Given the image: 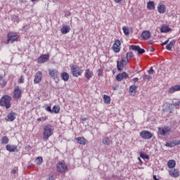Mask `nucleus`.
Here are the masks:
<instances>
[{"label":"nucleus","instance_id":"1","mask_svg":"<svg viewBox=\"0 0 180 180\" xmlns=\"http://www.w3.org/2000/svg\"><path fill=\"white\" fill-rule=\"evenodd\" d=\"M12 97L11 96L4 95L0 99V106L6 108V109H10L12 106Z\"/></svg>","mask_w":180,"mask_h":180},{"label":"nucleus","instance_id":"2","mask_svg":"<svg viewBox=\"0 0 180 180\" xmlns=\"http://www.w3.org/2000/svg\"><path fill=\"white\" fill-rule=\"evenodd\" d=\"M54 131V127L51 124H48L44 127L43 139L44 140H49L51 136H53V131Z\"/></svg>","mask_w":180,"mask_h":180},{"label":"nucleus","instance_id":"3","mask_svg":"<svg viewBox=\"0 0 180 180\" xmlns=\"http://www.w3.org/2000/svg\"><path fill=\"white\" fill-rule=\"evenodd\" d=\"M175 108V109H179L180 107V100L174 99L172 103L169 104L168 108L165 109V112H169V113H172V109L171 108Z\"/></svg>","mask_w":180,"mask_h":180},{"label":"nucleus","instance_id":"4","mask_svg":"<svg viewBox=\"0 0 180 180\" xmlns=\"http://www.w3.org/2000/svg\"><path fill=\"white\" fill-rule=\"evenodd\" d=\"M56 168L57 172H60V174L63 172H67V170L68 169V167L64 161L58 162L56 165Z\"/></svg>","mask_w":180,"mask_h":180},{"label":"nucleus","instance_id":"5","mask_svg":"<svg viewBox=\"0 0 180 180\" xmlns=\"http://www.w3.org/2000/svg\"><path fill=\"white\" fill-rule=\"evenodd\" d=\"M70 70L73 77H80V75H82V72H84V70L79 69V67L77 65H72Z\"/></svg>","mask_w":180,"mask_h":180},{"label":"nucleus","instance_id":"6","mask_svg":"<svg viewBox=\"0 0 180 180\" xmlns=\"http://www.w3.org/2000/svg\"><path fill=\"white\" fill-rule=\"evenodd\" d=\"M140 136L145 140H150L153 137V134L148 131L143 130L140 132Z\"/></svg>","mask_w":180,"mask_h":180},{"label":"nucleus","instance_id":"7","mask_svg":"<svg viewBox=\"0 0 180 180\" xmlns=\"http://www.w3.org/2000/svg\"><path fill=\"white\" fill-rule=\"evenodd\" d=\"M18 37L16 33L10 32L8 34V43H13L18 40Z\"/></svg>","mask_w":180,"mask_h":180},{"label":"nucleus","instance_id":"8","mask_svg":"<svg viewBox=\"0 0 180 180\" xmlns=\"http://www.w3.org/2000/svg\"><path fill=\"white\" fill-rule=\"evenodd\" d=\"M129 78V74L126 72H123L122 73H120L116 76V79L118 82L123 81V79H127Z\"/></svg>","mask_w":180,"mask_h":180},{"label":"nucleus","instance_id":"9","mask_svg":"<svg viewBox=\"0 0 180 180\" xmlns=\"http://www.w3.org/2000/svg\"><path fill=\"white\" fill-rule=\"evenodd\" d=\"M41 77H43V72L41 71L37 72L34 75V83L40 84L41 82Z\"/></svg>","mask_w":180,"mask_h":180},{"label":"nucleus","instance_id":"10","mask_svg":"<svg viewBox=\"0 0 180 180\" xmlns=\"http://www.w3.org/2000/svg\"><path fill=\"white\" fill-rule=\"evenodd\" d=\"M49 55H47V54L42 55L38 58L37 63L39 64H43L44 63H47V61H49Z\"/></svg>","mask_w":180,"mask_h":180},{"label":"nucleus","instance_id":"11","mask_svg":"<svg viewBox=\"0 0 180 180\" xmlns=\"http://www.w3.org/2000/svg\"><path fill=\"white\" fill-rule=\"evenodd\" d=\"M120 40L117 39L115 41L112 46V50L115 53H119L120 51Z\"/></svg>","mask_w":180,"mask_h":180},{"label":"nucleus","instance_id":"12","mask_svg":"<svg viewBox=\"0 0 180 180\" xmlns=\"http://www.w3.org/2000/svg\"><path fill=\"white\" fill-rule=\"evenodd\" d=\"M130 49H131V50H133L134 51H138L139 54H143V53H146V51L144 49L140 48V46H139L131 45Z\"/></svg>","mask_w":180,"mask_h":180},{"label":"nucleus","instance_id":"13","mask_svg":"<svg viewBox=\"0 0 180 180\" xmlns=\"http://www.w3.org/2000/svg\"><path fill=\"white\" fill-rule=\"evenodd\" d=\"M141 37L143 40H148V39H150V37H151V32L148 30L143 31L141 34Z\"/></svg>","mask_w":180,"mask_h":180},{"label":"nucleus","instance_id":"14","mask_svg":"<svg viewBox=\"0 0 180 180\" xmlns=\"http://www.w3.org/2000/svg\"><path fill=\"white\" fill-rule=\"evenodd\" d=\"M49 72L51 78L53 79H57L58 78V72L57 70L50 69Z\"/></svg>","mask_w":180,"mask_h":180},{"label":"nucleus","instance_id":"15","mask_svg":"<svg viewBox=\"0 0 180 180\" xmlns=\"http://www.w3.org/2000/svg\"><path fill=\"white\" fill-rule=\"evenodd\" d=\"M6 150L9 151V153H15L18 150V146L16 145H7L6 146Z\"/></svg>","mask_w":180,"mask_h":180},{"label":"nucleus","instance_id":"16","mask_svg":"<svg viewBox=\"0 0 180 180\" xmlns=\"http://www.w3.org/2000/svg\"><path fill=\"white\" fill-rule=\"evenodd\" d=\"M165 11H167V7L164 4H159L158 5V11L159 13H165Z\"/></svg>","mask_w":180,"mask_h":180},{"label":"nucleus","instance_id":"17","mask_svg":"<svg viewBox=\"0 0 180 180\" xmlns=\"http://www.w3.org/2000/svg\"><path fill=\"white\" fill-rule=\"evenodd\" d=\"M7 118L8 122H13V120H15V119H16V113L14 112H10L8 115H7Z\"/></svg>","mask_w":180,"mask_h":180},{"label":"nucleus","instance_id":"18","mask_svg":"<svg viewBox=\"0 0 180 180\" xmlns=\"http://www.w3.org/2000/svg\"><path fill=\"white\" fill-rule=\"evenodd\" d=\"M169 174L171 176H174V178H178V176H179V171H178V169L170 170Z\"/></svg>","mask_w":180,"mask_h":180},{"label":"nucleus","instance_id":"19","mask_svg":"<svg viewBox=\"0 0 180 180\" xmlns=\"http://www.w3.org/2000/svg\"><path fill=\"white\" fill-rule=\"evenodd\" d=\"M75 140L78 144H80L81 146H85V144H86V140L84 137H77L75 138Z\"/></svg>","mask_w":180,"mask_h":180},{"label":"nucleus","instance_id":"20","mask_svg":"<svg viewBox=\"0 0 180 180\" xmlns=\"http://www.w3.org/2000/svg\"><path fill=\"white\" fill-rule=\"evenodd\" d=\"M93 76H94V72H92L91 70L86 69L85 70L84 77H86L87 79H91V78H92Z\"/></svg>","mask_w":180,"mask_h":180},{"label":"nucleus","instance_id":"21","mask_svg":"<svg viewBox=\"0 0 180 180\" xmlns=\"http://www.w3.org/2000/svg\"><path fill=\"white\" fill-rule=\"evenodd\" d=\"M70 30V27L68 25H64L62 27L60 32L62 34H67V33H69Z\"/></svg>","mask_w":180,"mask_h":180},{"label":"nucleus","instance_id":"22","mask_svg":"<svg viewBox=\"0 0 180 180\" xmlns=\"http://www.w3.org/2000/svg\"><path fill=\"white\" fill-rule=\"evenodd\" d=\"M60 78L63 81L67 82V81H68V79H70V75L66 72H63V73H61Z\"/></svg>","mask_w":180,"mask_h":180},{"label":"nucleus","instance_id":"23","mask_svg":"<svg viewBox=\"0 0 180 180\" xmlns=\"http://www.w3.org/2000/svg\"><path fill=\"white\" fill-rule=\"evenodd\" d=\"M174 46H175V40H172L169 42V44H168L166 46V49L169 51H172V47H174Z\"/></svg>","mask_w":180,"mask_h":180},{"label":"nucleus","instance_id":"24","mask_svg":"<svg viewBox=\"0 0 180 180\" xmlns=\"http://www.w3.org/2000/svg\"><path fill=\"white\" fill-rule=\"evenodd\" d=\"M111 142L112 140H110V139H109L108 137H105L102 140V143L104 146H110Z\"/></svg>","mask_w":180,"mask_h":180},{"label":"nucleus","instance_id":"25","mask_svg":"<svg viewBox=\"0 0 180 180\" xmlns=\"http://www.w3.org/2000/svg\"><path fill=\"white\" fill-rule=\"evenodd\" d=\"M21 95H22L21 91H14V94L13 98L17 100V99H19V98H20Z\"/></svg>","mask_w":180,"mask_h":180},{"label":"nucleus","instance_id":"26","mask_svg":"<svg viewBox=\"0 0 180 180\" xmlns=\"http://www.w3.org/2000/svg\"><path fill=\"white\" fill-rule=\"evenodd\" d=\"M175 165H176V163L174 160H170L167 162V166L169 168H175Z\"/></svg>","mask_w":180,"mask_h":180},{"label":"nucleus","instance_id":"27","mask_svg":"<svg viewBox=\"0 0 180 180\" xmlns=\"http://www.w3.org/2000/svg\"><path fill=\"white\" fill-rule=\"evenodd\" d=\"M147 8L150 11H153V9H155V6L154 5V1H149V2H148Z\"/></svg>","mask_w":180,"mask_h":180},{"label":"nucleus","instance_id":"28","mask_svg":"<svg viewBox=\"0 0 180 180\" xmlns=\"http://www.w3.org/2000/svg\"><path fill=\"white\" fill-rule=\"evenodd\" d=\"M1 143L4 146H5L6 144H8V143H9V139L8 138V136H3L1 138Z\"/></svg>","mask_w":180,"mask_h":180},{"label":"nucleus","instance_id":"29","mask_svg":"<svg viewBox=\"0 0 180 180\" xmlns=\"http://www.w3.org/2000/svg\"><path fill=\"white\" fill-rule=\"evenodd\" d=\"M161 33H167V32H171V29L168 26H163L160 29Z\"/></svg>","mask_w":180,"mask_h":180},{"label":"nucleus","instance_id":"30","mask_svg":"<svg viewBox=\"0 0 180 180\" xmlns=\"http://www.w3.org/2000/svg\"><path fill=\"white\" fill-rule=\"evenodd\" d=\"M103 99H104V102H105V103H106V105H109V103H110V96H109L108 95H104Z\"/></svg>","mask_w":180,"mask_h":180},{"label":"nucleus","instance_id":"31","mask_svg":"<svg viewBox=\"0 0 180 180\" xmlns=\"http://www.w3.org/2000/svg\"><path fill=\"white\" fill-rule=\"evenodd\" d=\"M60 112V106L54 105L52 108V113H59Z\"/></svg>","mask_w":180,"mask_h":180},{"label":"nucleus","instance_id":"32","mask_svg":"<svg viewBox=\"0 0 180 180\" xmlns=\"http://www.w3.org/2000/svg\"><path fill=\"white\" fill-rule=\"evenodd\" d=\"M117 67L118 71H122V70H123V67H124L123 63L121 61H117Z\"/></svg>","mask_w":180,"mask_h":180},{"label":"nucleus","instance_id":"33","mask_svg":"<svg viewBox=\"0 0 180 180\" xmlns=\"http://www.w3.org/2000/svg\"><path fill=\"white\" fill-rule=\"evenodd\" d=\"M140 157H141V158H143V160H150V157L148 156V155H147L146 153H144L143 152H141L140 153Z\"/></svg>","mask_w":180,"mask_h":180},{"label":"nucleus","instance_id":"34","mask_svg":"<svg viewBox=\"0 0 180 180\" xmlns=\"http://www.w3.org/2000/svg\"><path fill=\"white\" fill-rule=\"evenodd\" d=\"M158 133L160 134V136H165L167 134V132H165L164 128H159Z\"/></svg>","mask_w":180,"mask_h":180},{"label":"nucleus","instance_id":"35","mask_svg":"<svg viewBox=\"0 0 180 180\" xmlns=\"http://www.w3.org/2000/svg\"><path fill=\"white\" fill-rule=\"evenodd\" d=\"M169 91H180V85H176L171 87Z\"/></svg>","mask_w":180,"mask_h":180},{"label":"nucleus","instance_id":"36","mask_svg":"<svg viewBox=\"0 0 180 180\" xmlns=\"http://www.w3.org/2000/svg\"><path fill=\"white\" fill-rule=\"evenodd\" d=\"M122 30L126 36H128V34H130V31L129 30V28L126 27H123Z\"/></svg>","mask_w":180,"mask_h":180},{"label":"nucleus","instance_id":"37","mask_svg":"<svg viewBox=\"0 0 180 180\" xmlns=\"http://www.w3.org/2000/svg\"><path fill=\"white\" fill-rule=\"evenodd\" d=\"M134 57V55H133V52H128L127 53V59L129 60L130 58H133Z\"/></svg>","mask_w":180,"mask_h":180},{"label":"nucleus","instance_id":"38","mask_svg":"<svg viewBox=\"0 0 180 180\" xmlns=\"http://www.w3.org/2000/svg\"><path fill=\"white\" fill-rule=\"evenodd\" d=\"M143 78L144 81H150V79H151L152 77L150 75H143Z\"/></svg>","mask_w":180,"mask_h":180},{"label":"nucleus","instance_id":"39","mask_svg":"<svg viewBox=\"0 0 180 180\" xmlns=\"http://www.w3.org/2000/svg\"><path fill=\"white\" fill-rule=\"evenodd\" d=\"M98 77H102V75H103V69L100 68L98 70Z\"/></svg>","mask_w":180,"mask_h":180},{"label":"nucleus","instance_id":"40","mask_svg":"<svg viewBox=\"0 0 180 180\" xmlns=\"http://www.w3.org/2000/svg\"><path fill=\"white\" fill-rule=\"evenodd\" d=\"M172 144H173V146H180V142L179 141H172Z\"/></svg>","mask_w":180,"mask_h":180},{"label":"nucleus","instance_id":"41","mask_svg":"<svg viewBox=\"0 0 180 180\" xmlns=\"http://www.w3.org/2000/svg\"><path fill=\"white\" fill-rule=\"evenodd\" d=\"M46 120H47V117H39L37 119V122H46Z\"/></svg>","mask_w":180,"mask_h":180},{"label":"nucleus","instance_id":"42","mask_svg":"<svg viewBox=\"0 0 180 180\" xmlns=\"http://www.w3.org/2000/svg\"><path fill=\"white\" fill-rule=\"evenodd\" d=\"M165 146L166 147H170V148H172L174 147V146L173 145L172 142H170V143H167L165 144Z\"/></svg>","mask_w":180,"mask_h":180},{"label":"nucleus","instance_id":"43","mask_svg":"<svg viewBox=\"0 0 180 180\" xmlns=\"http://www.w3.org/2000/svg\"><path fill=\"white\" fill-rule=\"evenodd\" d=\"M45 109L46 112H49V113H53V109H51V107L47 106Z\"/></svg>","mask_w":180,"mask_h":180},{"label":"nucleus","instance_id":"44","mask_svg":"<svg viewBox=\"0 0 180 180\" xmlns=\"http://www.w3.org/2000/svg\"><path fill=\"white\" fill-rule=\"evenodd\" d=\"M163 129H165L166 133H169V131H171V128L169 127H165Z\"/></svg>","mask_w":180,"mask_h":180},{"label":"nucleus","instance_id":"45","mask_svg":"<svg viewBox=\"0 0 180 180\" xmlns=\"http://www.w3.org/2000/svg\"><path fill=\"white\" fill-rule=\"evenodd\" d=\"M137 89V86L136 85H132L129 87V91H136Z\"/></svg>","mask_w":180,"mask_h":180},{"label":"nucleus","instance_id":"46","mask_svg":"<svg viewBox=\"0 0 180 180\" xmlns=\"http://www.w3.org/2000/svg\"><path fill=\"white\" fill-rule=\"evenodd\" d=\"M20 84H23L25 82V77L23 76H20V80H19Z\"/></svg>","mask_w":180,"mask_h":180},{"label":"nucleus","instance_id":"47","mask_svg":"<svg viewBox=\"0 0 180 180\" xmlns=\"http://www.w3.org/2000/svg\"><path fill=\"white\" fill-rule=\"evenodd\" d=\"M136 92H137L136 91H129V95H131V96H134L136 95Z\"/></svg>","mask_w":180,"mask_h":180},{"label":"nucleus","instance_id":"48","mask_svg":"<svg viewBox=\"0 0 180 180\" xmlns=\"http://www.w3.org/2000/svg\"><path fill=\"white\" fill-rule=\"evenodd\" d=\"M37 161H38V162H39V165L41 164V162H43V158H41V157L37 158Z\"/></svg>","mask_w":180,"mask_h":180},{"label":"nucleus","instance_id":"49","mask_svg":"<svg viewBox=\"0 0 180 180\" xmlns=\"http://www.w3.org/2000/svg\"><path fill=\"white\" fill-rule=\"evenodd\" d=\"M148 74H154V70L153 67H150V70L148 71Z\"/></svg>","mask_w":180,"mask_h":180},{"label":"nucleus","instance_id":"50","mask_svg":"<svg viewBox=\"0 0 180 180\" xmlns=\"http://www.w3.org/2000/svg\"><path fill=\"white\" fill-rule=\"evenodd\" d=\"M127 60H129V59H127V58H124L122 59L121 63H127Z\"/></svg>","mask_w":180,"mask_h":180},{"label":"nucleus","instance_id":"51","mask_svg":"<svg viewBox=\"0 0 180 180\" xmlns=\"http://www.w3.org/2000/svg\"><path fill=\"white\" fill-rule=\"evenodd\" d=\"M32 149V147L30 146V145H28L25 147V150H30Z\"/></svg>","mask_w":180,"mask_h":180},{"label":"nucleus","instance_id":"52","mask_svg":"<svg viewBox=\"0 0 180 180\" xmlns=\"http://www.w3.org/2000/svg\"><path fill=\"white\" fill-rule=\"evenodd\" d=\"M115 4H120V2H123V0H114Z\"/></svg>","mask_w":180,"mask_h":180},{"label":"nucleus","instance_id":"53","mask_svg":"<svg viewBox=\"0 0 180 180\" xmlns=\"http://www.w3.org/2000/svg\"><path fill=\"white\" fill-rule=\"evenodd\" d=\"M168 41H169V40H167L166 41L163 42L162 44V46H165V45L168 44Z\"/></svg>","mask_w":180,"mask_h":180},{"label":"nucleus","instance_id":"54","mask_svg":"<svg viewBox=\"0 0 180 180\" xmlns=\"http://www.w3.org/2000/svg\"><path fill=\"white\" fill-rule=\"evenodd\" d=\"M133 81H134V82H139V78L135 77V78H134Z\"/></svg>","mask_w":180,"mask_h":180},{"label":"nucleus","instance_id":"55","mask_svg":"<svg viewBox=\"0 0 180 180\" xmlns=\"http://www.w3.org/2000/svg\"><path fill=\"white\" fill-rule=\"evenodd\" d=\"M138 160H139L140 165H143V160L140 158H138Z\"/></svg>","mask_w":180,"mask_h":180},{"label":"nucleus","instance_id":"56","mask_svg":"<svg viewBox=\"0 0 180 180\" xmlns=\"http://www.w3.org/2000/svg\"><path fill=\"white\" fill-rule=\"evenodd\" d=\"M154 180H160V179L157 178L156 175L153 176Z\"/></svg>","mask_w":180,"mask_h":180},{"label":"nucleus","instance_id":"57","mask_svg":"<svg viewBox=\"0 0 180 180\" xmlns=\"http://www.w3.org/2000/svg\"><path fill=\"white\" fill-rule=\"evenodd\" d=\"M11 174H13V175H15V174H16V169H13Z\"/></svg>","mask_w":180,"mask_h":180},{"label":"nucleus","instance_id":"58","mask_svg":"<svg viewBox=\"0 0 180 180\" xmlns=\"http://www.w3.org/2000/svg\"><path fill=\"white\" fill-rule=\"evenodd\" d=\"M65 15L66 16H70L71 15V13L68 12V13H65Z\"/></svg>","mask_w":180,"mask_h":180},{"label":"nucleus","instance_id":"59","mask_svg":"<svg viewBox=\"0 0 180 180\" xmlns=\"http://www.w3.org/2000/svg\"><path fill=\"white\" fill-rule=\"evenodd\" d=\"M87 120H88V119H86V118L82 119V121H83V122H86Z\"/></svg>","mask_w":180,"mask_h":180},{"label":"nucleus","instance_id":"60","mask_svg":"<svg viewBox=\"0 0 180 180\" xmlns=\"http://www.w3.org/2000/svg\"><path fill=\"white\" fill-rule=\"evenodd\" d=\"M37 0H31V2H36Z\"/></svg>","mask_w":180,"mask_h":180},{"label":"nucleus","instance_id":"61","mask_svg":"<svg viewBox=\"0 0 180 180\" xmlns=\"http://www.w3.org/2000/svg\"><path fill=\"white\" fill-rule=\"evenodd\" d=\"M32 167H33V165H29L28 168H32Z\"/></svg>","mask_w":180,"mask_h":180},{"label":"nucleus","instance_id":"62","mask_svg":"<svg viewBox=\"0 0 180 180\" xmlns=\"http://www.w3.org/2000/svg\"><path fill=\"white\" fill-rule=\"evenodd\" d=\"M174 92H175V91H170V93H171V94H174Z\"/></svg>","mask_w":180,"mask_h":180},{"label":"nucleus","instance_id":"63","mask_svg":"<svg viewBox=\"0 0 180 180\" xmlns=\"http://www.w3.org/2000/svg\"><path fill=\"white\" fill-rule=\"evenodd\" d=\"M15 91H19V89H15Z\"/></svg>","mask_w":180,"mask_h":180},{"label":"nucleus","instance_id":"64","mask_svg":"<svg viewBox=\"0 0 180 180\" xmlns=\"http://www.w3.org/2000/svg\"><path fill=\"white\" fill-rule=\"evenodd\" d=\"M154 51V49H151V51Z\"/></svg>","mask_w":180,"mask_h":180}]
</instances>
